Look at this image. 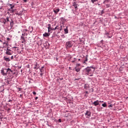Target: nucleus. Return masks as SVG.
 <instances>
[{
  "instance_id": "f257e3e1",
  "label": "nucleus",
  "mask_w": 128,
  "mask_h": 128,
  "mask_svg": "<svg viewBox=\"0 0 128 128\" xmlns=\"http://www.w3.org/2000/svg\"><path fill=\"white\" fill-rule=\"evenodd\" d=\"M84 70L88 76H92V72L94 70V68L92 66L87 67L84 69Z\"/></svg>"
},
{
  "instance_id": "f03ea898",
  "label": "nucleus",
  "mask_w": 128,
  "mask_h": 128,
  "mask_svg": "<svg viewBox=\"0 0 128 128\" xmlns=\"http://www.w3.org/2000/svg\"><path fill=\"white\" fill-rule=\"evenodd\" d=\"M12 70H10V68H2L1 70V74L2 75L4 76H6L7 74H8H8H10V72H12Z\"/></svg>"
},
{
  "instance_id": "7ed1b4c3",
  "label": "nucleus",
  "mask_w": 128,
  "mask_h": 128,
  "mask_svg": "<svg viewBox=\"0 0 128 128\" xmlns=\"http://www.w3.org/2000/svg\"><path fill=\"white\" fill-rule=\"evenodd\" d=\"M66 48H72V44L70 41H68L66 42Z\"/></svg>"
},
{
  "instance_id": "20e7f679",
  "label": "nucleus",
  "mask_w": 128,
  "mask_h": 128,
  "mask_svg": "<svg viewBox=\"0 0 128 128\" xmlns=\"http://www.w3.org/2000/svg\"><path fill=\"white\" fill-rule=\"evenodd\" d=\"M13 53L14 52H12V50L7 48L6 52V54H7L8 56H12Z\"/></svg>"
},
{
  "instance_id": "39448f33",
  "label": "nucleus",
  "mask_w": 128,
  "mask_h": 128,
  "mask_svg": "<svg viewBox=\"0 0 128 128\" xmlns=\"http://www.w3.org/2000/svg\"><path fill=\"white\" fill-rule=\"evenodd\" d=\"M72 6H74L76 10L78 8V2H74L72 3Z\"/></svg>"
},
{
  "instance_id": "423d86ee",
  "label": "nucleus",
  "mask_w": 128,
  "mask_h": 128,
  "mask_svg": "<svg viewBox=\"0 0 128 128\" xmlns=\"http://www.w3.org/2000/svg\"><path fill=\"white\" fill-rule=\"evenodd\" d=\"M48 32H52V30H54V28H52L50 24L48 25Z\"/></svg>"
},
{
  "instance_id": "0eeeda50",
  "label": "nucleus",
  "mask_w": 128,
  "mask_h": 128,
  "mask_svg": "<svg viewBox=\"0 0 128 128\" xmlns=\"http://www.w3.org/2000/svg\"><path fill=\"white\" fill-rule=\"evenodd\" d=\"M91 114H92V112H90V111H87L85 114L86 117L87 118H90Z\"/></svg>"
},
{
  "instance_id": "6e6552de",
  "label": "nucleus",
  "mask_w": 128,
  "mask_h": 128,
  "mask_svg": "<svg viewBox=\"0 0 128 128\" xmlns=\"http://www.w3.org/2000/svg\"><path fill=\"white\" fill-rule=\"evenodd\" d=\"M92 104H93L95 106H98V104H100V101L98 100H96V101L92 103Z\"/></svg>"
},
{
  "instance_id": "1a4fd4ad",
  "label": "nucleus",
  "mask_w": 128,
  "mask_h": 128,
  "mask_svg": "<svg viewBox=\"0 0 128 128\" xmlns=\"http://www.w3.org/2000/svg\"><path fill=\"white\" fill-rule=\"evenodd\" d=\"M53 12H54L55 14H58V12H60V8H54L53 10Z\"/></svg>"
},
{
  "instance_id": "9d476101",
  "label": "nucleus",
  "mask_w": 128,
  "mask_h": 128,
  "mask_svg": "<svg viewBox=\"0 0 128 128\" xmlns=\"http://www.w3.org/2000/svg\"><path fill=\"white\" fill-rule=\"evenodd\" d=\"M40 68V64L38 63L34 64V70H38Z\"/></svg>"
},
{
  "instance_id": "9b49d317",
  "label": "nucleus",
  "mask_w": 128,
  "mask_h": 128,
  "mask_svg": "<svg viewBox=\"0 0 128 128\" xmlns=\"http://www.w3.org/2000/svg\"><path fill=\"white\" fill-rule=\"evenodd\" d=\"M50 34H48L47 32H45L43 36H44L45 38H48V36H50Z\"/></svg>"
},
{
  "instance_id": "f8f14e48",
  "label": "nucleus",
  "mask_w": 128,
  "mask_h": 128,
  "mask_svg": "<svg viewBox=\"0 0 128 128\" xmlns=\"http://www.w3.org/2000/svg\"><path fill=\"white\" fill-rule=\"evenodd\" d=\"M74 68H75V70H76V72H80V68L76 67Z\"/></svg>"
},
{
  "instance_id": "ddd939ff",
  "label": "nucleus",
  "mask_w": 128,
  "mask_h": 128,
  "mask_svg": "<svg viewBox=\"0 0 128 128\" xmlns=\"http://www.w3.org/2000/svg\"><path fill=\"white\" fill-rule=\"evenodd\" d=\"M4 58L6 62H10V58H6V56L4 57Z\"/></svg>"
},
{
  "instance_id": "4468645a",
  "label": "nucleus",
  "mask_w": 128,
  "mask_h": 128,
  "mask_svg": "<svg viewBox=\"0 0 128 128\" xmlns=\"http://www.w3.org/2000/svg\"><path fill=\"white\" fill-rule=\"evenodd\" d=\"M21 40L22 44H24V42H26V40L24 39V36H21Z\"/></svg>"
},
{
  "instance_id": "2eb2a0df",
  "label": "nucleus",
  "mask_w": 128,
  "mask_h": 128,
  "mask_svg": "<svg viewBox=\"0 0 128 128\" xmlns=\"http://www.w3.org/2000/svg\"><path fill=\"white\" fill-rule=\"evenodd\" d=\"M64 32H65V34H68V26H66V28L64 29Z\"/></svg>"
},
{
  "instance_id": "dca6fc26",
  "label": "nucleus",
  "mask_w": 128,
  "mask_h": 128,
  "mask_svg": "<svg viewBox=\"0 0 128 128\" xmlns=\"http://www.w3.org/2000/svg\"><path fill=\"white\" fill-rule=\"evenodd\" d=\"M88 84H85L84 85V88L85 90H87V89H88Z\"/></svg>"
},
{
  "instance_id": "f3484780",
  "label": "nucleus",
  "mask_w": 128,
  "mask_h": 128,
  "mask_svg": "<svg viewBox=\"0 0 128 128\" xmlns=\"http://www.w3.org/2000/svg\"><path fill=\"white\" fill-rule=\"evenodd\" d=\"M10 26L11 28H12L14 26V21L12 20V22L10 23Z\"/></svg>"
},
{
  "instance_id": "a211bd4d",
  "label": "nucleus",
  "mask_w": 128,
  "mask_h": 128,
  "mask_svg": "<svg viewBox=\"0 0 128 128\" xmlns=\"http://www.w3.org/2000/svg\"><path fill=\"white\" fill-rule=\"evenodd\" d=\"M102 106H103V108H106V103L104 102V104H102Z\"/></svg>"
},
{
  "instance_id": "6ab92c4d",
  "label": "nucleus",
  "mask_w": 128,
  "mask_h": 128,
  "mask_svg": "<svg viewBox=\"0 0 128 128\" xmlns=\"http://www.w3.org/2000/svg\"><path fill=\"white\" fill-rule=\"evenodd\" d=\"M106 36H107V38H110L111 37L108 36V34H110L109 32H106L105 33Z\"/></svg>"
},
{
  "instance_id": "aec40b11",
  "label": "nucleus",
  "mask_w": 128,
  "mask_h": 128,
  "mask_svg": "<svg viewBox=\"0 0 128 128\" xmlns=\"http://www.w3.org/2000/svg\"><path fill=\"white\" fill-rule=\"evenodd\" d=\"M60 30V26H56L54 28V30Z\"/></svg>"
},
{
  "instance_id": "412c9836",
  "label": "nucleus",
  "mask_w": 128,
  "mask_h": 128,
  "mask_svg": "<svg viewBox=\"0 0 128 128\" xmlns=\"http://www.w3.org/2000/svg\"><path fill=\"white\" fill-rule=\"evenodd\" d=\"M98 0H91L92 2V4H94V2H98Z\"/></svg>"
},
{
  "instance_id": "4be33fe9",
  "label": "nucleus",
  "mask_w": 128,
  "mask_h": 128,
  "mask_svg": "<svg viewBox=\"0 0 128 128\" xmlns=\"http://www.w3.org/2000/svg\"><path fill=\"white\" fill-rule=\"evenodd\" d=\"M80 66V64H76V68H78V66Z\"/></svg>"
},
{
  "instance_id": "5701e85b",
  "label": "nucleus",
  "mask_w": 128,
  "mask_h": 128,
  "mask_svg": "<svg viewBox=\"0 0 128 128\" xmlns=\"http://www.w3.org/2000/svg\"><path fill=\"white\" fill-rule=\"evenodd\" d=\"M3 22H4V24H6V19L4 20Z\"/></svg>"
},
{
  "instance_id": "b1692460",
  "label": "nucleus",
  "mask_w": 128,
  "mask_h": 128,
  "mask_svg": "<svg viewBox=\"0 0 128 128\" xmlns=\"http://www.w3.org/2000/svg\"><path fill=\"white\" fill-rule=\"evenodd\" d=\"M3 44H6V46H8V42H4Z\"/></svg>"
},
{
  "instance_id": "393cba45",
  "label": "nucleus",
  "mask_w": 128,
  "mask_h": 128,
  "mask_svg": "<svg viewBox=\"0 0 128 128\" xmlns=\"http://www.w3.org/2000/svg\"><path fill=\"white\" fill-rule=\"evenodd\" d=\"M14 8V5H12L11 6H10V10H12V8Z\"/></svg>"
},
{
  "instance_id": "a878e982",
  "label": "nucleus",
  "mask_w": 128,
  "mask_h": 128,
  "mask_svg": "<svg viewBox=\"0 0 128 128\" xmlns=\"http://www.w3.org/2000/svg\"><path fill=\"white\" fill-rule=\"evenodd\" d=\"M108 108H112V104H110V105L108 106Z\"/></svg>"
},
{
  "instance_id": "bb28decb",
  "label": "nucleus",
  "mask_w": 128,
  "mask_h": 128,
  "mask_svg": "<svg viewBox=\"0 0 128 128\" xmlns=\"http://www.w3.org/2000/svg\"><path fill=\"white\" fill-rule=\"evenodd\" d=\"M76 61V58H74V60L72 61V62H74Z\"/></svg>"
},
{
  "instance_id": "cd10ccee",
  "label": "nucleus",
  "mask_w": 128,
  "mask_h": 128,
  "mask_svg": "<svg viewBox=\"0 0 128 128\" xmlns=\"http://www.w3.org/2000/svg\"><path fill=\"white\" fill-rule=\"evenodd\" d=\"M6 20H7V22H10V20L8 19V17H7L6 18Z\"/></svg>"
},
{
  "instance_id": "c85d7f7f",
  "label": "nucleus",
  "mask_w": 128,
  "mask_h": 128,
  "mask_svg": "<svg viewBox=\"0 0 128 128\" xmlns=\"http://www.w3.org/2000/svg\"><path fill=\"white\" fill-rule=\"evenodd\" d=\"M86 62H88V58H86V60H84V64H86Z\"/></svg>"
},
{
  "instance_id": "c756f323",
  "label": "nucleus",
  "mask_w": 128,
  "mask_h": 128,
  "mask_svg": "<svg viewBox=\"0 0 128 128\" xmlns=\"http://www.w3.org/2000/svg\"><path fill=\"white\" fill-rule=\"evenodd\" d=\"M43 74H44V73L41 72V73L40 74V76H42Z\"/></svg>"
},
{
  "instance_id": "7c9ffc66",
  "label": "nucleus",
  "mask_w": 128,
  "mask_h": 128,
  "mask_svg": "<svg viewBox=\"0 0 128 128\" xmlns=\"http://www.w3.org/2000/svg\"><path fill=\"white\" fill-rule=\"evenodd\" d=\"M32 94H34V95L36 94V92H33Z\"/></svg>"
},
{
  "instance_id": "2f4dec72",
  "label": "nucleus",
  "mask_w": 128,
  "mask_h": 128,
  "mask_svg": "<svg viewBox=\"0 0 128 128\" xmlns=\"http://www.w3.org/2000/svg\"><path fill=\"white\" fill-rule=\"evenodd\" d=\"M11 12L12 13V12H14V10H11Z\"/></svg>"
},
{
  "instance_id": "473e14b6",
  "label": "nucleus",
  "mask_w": 128,
  "mask_h": 128,
  "mask_svg": "<svg viewBox=\"0 0 128 128\" xmlns=\"http://www.w3.org/2000/svg\"><path fill=\"white\" fill-rule=\"evenodd\" d=\"M8 6H12V4H8Z\"/></svg>"
},
{
  "instance_id": "72a5a7b5",
  "label": "nucleus",
  "mask_w": 128,
  "mask_h": 128,
  "mask_svg": "<svg viewBox=\"0 0 128 128\" xmlns=\"http://www.w3.org/2000/svg\"><path fill=\"white\" fill-rule=\"evenodd\" d=\"M11 60H14V56H11Z\"/></svg>"
},
{
  "instance_id": "f704fd0d",
  "label": "nucleus",
  "mask_w": 128,
  "mask_h": 128,
  "mask_svg": "<svg viewBox=\"0 0 128 128\" xmlns=\"http://www.w3.org/2000/svg\"><path fill=\"white\" fill-rule=\"evenodd\" d=\"M43 68H44V66H42V67L41 68L40 70H42Z\"/></svg>"
},
{
  "instance_id": "c9c22d12",
  "label": "nucleus",
  "mask_w": 128,
  "mask_h": 128,
  "mask_svg": "<svg viewBox=\"0 0 128 128\" xmlns=\"http://www.w3.org/2000/svg\"><path fill=\"white\" fill-rule=\"evenodd\" d=\"M40 72H42V70L40 68Z\"/></svg>"
},
{
  "instance_id": "e433bc0d",
  "label": "nucleus",
  "mask_w": 128,
  "mask_h": 128,
  "mask_svg": "<svg viewBox=\"0 0 128 128\" xmlns=\"http://www.w3.org/2000/svg\"><path fill=\"white\" fill-rule=\"evenodd\" d=\"M7 40H10V38H7Z\"/></svg>"
},
{
  "instance_id": "4c0bfd02",
  "label": "nucleus",
  "mask_w": 128,
  "mask_h": 128,
  "mask_svg": "<svg viewBox=\"0 0 128 128\" xmlns=\"http://www.w3.org/2000/svg\"><path fill=\"white\" fill-rule=\"evenodd\" d=\"M59 122H62V120H60V119H59Z\"/></svg>"
},
{
  "instance_id": "58836bf2",
  "label": "nucleus",
  "mask_w": 128,
  "mask_h": 128,
  "mask_svg": "<svg viewBox=\"0 0 128 128\" xmlns=\"http://www.w3.org/2000/svg\"><path fill=\"white\" fill-rule=\"evenodd\" d=\"M0 42H2V40H0Z\"/></svg>"
},
{
  "instance_id": "ea45409f",
  "label": "nucleus",
  "mask_w": 128,
  "mask_h": 128,
  "mask_svg": "<svg viewBox=\"0 0 128 128\" xmlns=\"http://www.w3.org/2000/svg\"><path fill=\"white\" fill-rule=\"evenodd\" d=\"M12 102V100H8V102Z\"/></svg>"
},
{
  "instance_id": "a19ab883",
  "label": "nucleus",
  "mask_w": 128,
  "mask_h": 128,
  "mask_svg": "<svg viewBox=\"0 0 128 128\" xmlns=\"http://www.w3.org/2000/svg\"><path fill=\"white\" fill-rule=\"evenodd\" d=\"M38 98L36 97L35 100H38Z\"/></svg>"
},
{
  "instance_id": "79ce46f5",
  "label": "nucleus",
  "mask_w": 128,
  "mask_h": 128,
  "mask_svg": "<svg viewBox=\"0 0 128 128\" xmlns=\"http://www.w3.org/2000/svg\"><path fill=\"white\" fill-rule=\"evenodd\" d=\"M99 102H104V101H99Z\"/></svg>"
},
{
  "instance_id": "37998d69",
  "label": "nucleus",
  "mask_w": 128,
  "mask_h": 128,
  "mask_svg": "<svg viewBox=\"0 0 128 128\" xmlns=\"http://www.w3.org/2000/svg\"><path fill=\"white\" fill-rule=\"evenodd\" d=\"M10 108H8V111H10Z\"/></svg>"
},
{
  "instance_id": "c03bdc74",
  "label": "nucleus",
  "mask_w": 128,
  "mask_h": 128,
  "mask_svg": "<svg viewBox=\"0 0 128 128\" xmlns=\"http://www.w3.org/2000/svg\"><path fill=\"white\" fill-rule=\"evenodd\" d=\"M13 48H16V47H14Z\"/></svg>"
},
{
  "instance_id": "a18cd8bd",
  "label": "nucleus",
  "mask_w": 128,
  "mask_h": 128,
  "mask_svg": "<svg viewBox=\"0 0 128 128\" xmlns=\"http://www.w3.org/2000/svg\"><path fill=\"white\" fill-rule=\"evenodd\" d=\"M16 55L14 56V58H16Z\"/></svg>"
},
{
  "instance_id": "49530a36",
  "label": "nucleus",
  "mask_w": 128,
  "mask_h": 128,
  "mask_svg": "<svg viewBox=\"0 0 128 128\" xmlns=\"http://www.w3.org/2000/svg\"><path fill=\"white\" fill-rule=\"evenodd\" d=\"M76 0H74V2H76Z\"/></svg>"
},
{
  "instance_id": "de8ad7c7",
  "label": "nucleus",
  "mask_w": 128,
  "mask_h": 128,
  "mask_svg": "<svg viewBox=\"0 0 128 128\" xmlns=\"http://www.w3.org/2000/svg\"><path fill=\"white\" fill-rule=\"evenodd\" d=\"M78 79H75V80H78Z\"/></svg>"
},
{
  "instance_id": "09e8293b",
  "label": "nucleus",
  "mask_w": 128,
  "mask_h": 128,
  "mask_svg": "<svg viewBox=\"0 0 128 128\" xmlns=\"http://www.w3.org/2000/svg\"><path fill=\"white\" fill-rule=\"evenodd\" d=\"M86 94H88V92H86Z\"/></svg>"
},
{
  "instance_id": "8fccbe9b",
  "label": "nucleus",
  "mask_w": 128,
  "mask_h": 128,
  "mask_svg": "<svg viewBox=\"0 0 128 128\" xmlns=\"http://www.w3.org/2000/svg\"><path fill=\"white\" fill-rule=\"evenodd\" d=\"M78 60H79V61L80 60V59H78Z\"/></svg>"
},
{
  "instance_id": "3c124183",
  "label": "nucleus",
  "mask_w": 128,
  "mask_h": 128,
  "mask_svg": "<svg viewBox=\"0 0 128 128\" xmlns=\"http://www.w3.org/2000/svg\"><path fill=\"white\" fill-rule=\"evenodd\" d=\"M20 96H22V94L20 95Z\"/></svg>"
},
{
  "instance_id": "603ef678",
  "label": "nucleus",
  "mask_w": 128,
  "mask_h": 128,
  "mask_svg": "<svg viewBox=\"0 0 128 128\" xmlns=\"http://www.w3.org/2000/svg\"><path fill=\"white\" fill-rule=\"evenodd\" d=\"M60 30H62V29H60Z\"/></svg>"
},
{
  "instance_id": "864d4df0",
  "label": "nucleus",
  "mask_w": 128,
  "mask_h": 128,
  "mask_svg": "<svg viewBox=\"0 0 128 128\" xmlns=\"http://www.w3.org/2000/svg\"><path fill=\"white\" fill-rule=\"evenodd\" d=\"M61 80H62V78Z\"/></svg>"
}]
</instances>
